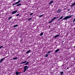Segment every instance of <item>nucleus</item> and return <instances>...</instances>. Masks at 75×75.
Here are the masks:
<instances>
[{
    "mask_svg": "<svg viewBox=\"0 0 75 75\" xmlns=\"http://www.w3.org/2000/svg\"><path fill=\"white\" fill-rule=\"evenodd\" d=\"M73 15H71V16H66L63 19H62V21L63 20H68V18H71V17L73 16Z\"/></svg>",
    "mask_w": 75,
    "mask_h": 75,
    "instance_id": "nucleus-1",
    "label": "nucleus"
},
{
    "mask_svg": "<svg viewBox=\"0 0 75 75\" xmlns=\"http://www.w3.org/2000/svg\"><path fill=\"white\" fill-rule=\"evenodd\" d=\"M24 68V72H25L26 70H27V69H28V67L27 66H25Z\"/></svg>",
    "mask_w": 75,
    "mask_h": 75,
    "instance_id": "nucleus-2",
    "label": "nucleus"
},
{
    "mask_svg": "<svg viewBox=\"0 0 75 75\" xmlns=\"http://www.w3.org/2000/svg\"><path fill=\"white\" fill-rule=\"evenodd\" d=\"M27 62V61H23L21 63V64H25Z\"/></svg>",
    "mask_w": 75,
    "mask_h": 75,
    "instance_id": "nucleus-3",
    "label": "nucleus"
},
{
    "mask_svg": "<svg viewBox=\"0 0 75 75\" xmlns=\"http://www.w3.org/2000/svg\"><path fill=\"white\" fill-rule=\"evenodd\" d=\"M61 11L62 10H61V9H59L57 11V13H60Z\"/></svg>",
    "mask_w": 75,
    "mask_h": 75,
    "instance_id": "nucleus-4",
    "label": "nucleus"
},
{
    "mask_svg": "<svg viewBox=\"0 0 75 75\" xmlns=\"http://www.w3.org/2000/svg\"><path fill=\"white\" fill-rule=\"evenodd\" d=\"M17 12V11L16 10L15 11H14L13 12H12V14H15V13H16Z\"/></svg>",
    "mask_w": 75,
    "mask_h": 75,
    "instance_id": "nucleus-5",
    "label": "nucleus"
},
{
    "mask_svg": "<svg viewBox=\"0 0 75 75\" xmlns=\"http://www.w3.org/2000/svg\"><path fill=\"white\" fill-rule=\"evenodd\" d=\"M60 34H59L58 35H57L56 36H55L54 37V38H57V37H59V35Z\"/></svg>",
    "mask_w": 75,
    "mask_h": 75,
    "instance_id": "nucleus-6",
    "label": "nucleus"
},
{
    "mask_svg": "<svg viewBox=\"0 0 75 75\" xmlns=\"http://www.w3.org/2000/svg\"><path fill=\"white\" fill-rule=\"evenodd\" d=\"M59 51V49H57L55 51V54H57V52H58Z\"/></svg>",
    "mask_w": 75,
    "mask_h": 75,
    "instance_id": "nucleus-7",
    "label": "nucleus"
},
{
    "mask_svg": "<svg viewBox=\"0 0 75 75\" xmlns=\"http://www.w3.org/2000/svg\"><path fill=\"white\" fill-rule=\"evenodd\" d=\"M60 74L61 75H64V72L63 71L60 72Z\"/></svg>",
    "mask_w": 75,
    "mask_h": 75,
    "instance_id": "nucleus-8",
    "label": "nucleus"
},
{
    "mask_svg": "<svg viewBox=\"0 0 75 75\" xmlns=\"http://www.w3.org/2000/svg\"><path fill=\"white\" fill-rule=\"evenodd\" d=\"M30 50H29L28 51H27L26 52V54H29L30 52Z\"/></svg>",
    "mask_w": 75,
    "mask_h": 75,
    "instance_id": "nucleus-9",
    "label": "nucleus"
},
{
    "mask_svg": "<svg viewBox=\"0 0 75 75\" xmlns=\"http://www.w3.org/2000/svg\"><path fill=\"white\" fill-rule=\"evenodd\" d=\"M11 18H12V16L9 17L8 18V20H10V19H11Z\"/></svg>",
    "mask_w": 75,
    "mask_h": 75,
    "instance_id": "nucleus-10",
    "label": "nucleus"
},
{
    "mask_svg": "<svg viewBox=\"0 0 75 75\" xmlns=\"http://www.w3.org/2000/svg\"><path fill=\"white\" fill-rule=\"evenodd\" d=\"M31 19H32V18H29L28 19V21H31Z\"/></svg>",
    "mask_w": 75,
    "mask_h": 75,
    "instance_id": "nucleus-11",
    "label": "nucleus"
},
{
    "mask_svg": "<svg viewBox=\"0 0 75 75\" xmlns=\"http://www.w3.org/2000/svg\"><path fill=\"white\" fill-rule=\"evenodd\" d=\"M18 27V25L17 24L14 25V26H13V28H14V27Z\"/></svg>",
    "mask_w": 75,
    "mask_h": 75,
    "instance_id": "nucleus-12",
    "label": "nucleus"
},
{
    "mask_svg": "<svg viewBox=\"0 0 75 75\" xmlns=\"http://www.w3.org/2000/svg\"><path fill=\"white\" fill-rule=\"evenodd\" d=\"M21 4H18L17 5V6H20Z\"/></svg>",
    "mask_w": 75,
    "mask_h": 75,
    "instance_id": "nucleus-13",
    "label": "nucleus"
},
{
    "mask_svg": "<svg viewBox=\"0 0 75 75\" xmlns=\"http://www.w3.org/2000/svg\"><path fill=\"white\" fill-rule=\"evenodd\" d=\"M53 2V1H52L49 3V4H52Z\"/></svg>",
    "mask_w": 75,
    "mask_h": 75,
    "instance_id": "nucleus-14",
    "label": "nucleus"
},
{
    "mask_svg": "<svg viewBox=\"0 0 75 75\" xmlns=\"http://www.w3.org/2000/svg\"><path fill=\"white\" fill-rule=\"evenodd\" d=\"M3 59H1V60L0 61V63H1V62H3Z\"/></svg>",
    "mask_w": 75,
    "mask_h": 75,
    "instance_id": "nucleus-15",
    "label": "nucleus"
},
{
    "mask_svg": "<svg viewBox=\"0 0 75 75\" xmlns=\"http://www.w3.org/2000/svg\"><path fill=\"white\" fill-rule=\"evenodd\" d=\"M16 74L17 75H18V72L17 71L16 72Z\"/></svg>",
    "mask_w": 75,
    "mask_h": 75,
    "instance_id": "nucleus-16",
    "label": "nucleus"
},
{
    "mask_svg": "<svg viewBox=\"0 0 75 75\" xmlns=\"http://www.w3.org/2000/svg\"><path fill=\"white\" fill-rule=\"evenodd\" d=\"M43 33H41L40 34V35L41 36H42V35H43Z\"/></svg>",
    "mask_w": 75,
    "mask_h": 75,
    "instance_id": "nucleus-17",
    "label": "nucleus"
},
{
    "mask_svg": "<svg viewBox=\"0 0 75 75\" xmlns=\"http://www.w3.org/2000/svg\"><path fill=\"white\" fill-rule=\"evenodd\" d=\"M19 15H20V14L18 13L16 15V17H18V16H19Z\"/></svg>",
    "mask_w": 75,
    "mask_h": 75,
    "instance_id": "nucleus-18",
    "label": "nucleus"
},
{
    "mask_svg": "<svg viewBox=\"0 0 75 75\" xmlns=\"http://www.w3.org/2000/svg\"><path fill=\"white\" fill-rule=\"evenodd\" d=\"M17 59V57H15L13 58V59Z\"/></svg>",
    "mask_w": 75,
    "mask_h": 75,
    "instance_id": "nucleus-19",
    "label": "nucleus"
},
{
    "mask_svg": "<svg viewBox=\"0 0 75 75\" xmlns=\"http://www.w3.org/2000/svg\"><path fill=\"white\" fill-rule=\"evenodd\" d=\"M42 16H43V15H40V16H39V17L40 18H41V17H42Z\"/></svg>",
    "mask_w": 75,
    "mask_h": 75,
    "instance_id": "nucleus-20",
    "label": "nucleus"
},
{
    "mask_svg": "<svg viewBox=\"0 0 75 75\" xmlns=\"http://www.w3.org/2000/svg\"><path fill=\"white\" fill-rule=\"evenodd\" d=\"M3 46H1L0 47V50H1V48H3Z\"/></svg>",
    "mask_w": 75,
    "mask_h": 75,
    "instance_id": "nucleus-21",
    "label": "nucleus"
},
{
    "mask_svg": "<svg viewBox=\"0 0 75 75\" xmlns=\"http://www.w3.org/2000/svg\"><path fill=\"white\" fill-rule=\"evenodd\" d=\"M51 51H50L47 52V54H48V53H51Z\"/></svg>",
    "mask_w": 75,
    "mask_h": 75,
    "instance_id": "nucleus-22",
    "label": "nucleus"
},
{
    "mask_svg": "<svg viewBox=\"0 0 75 75\" xmlns=\"http://www.w3.org/2000/svg\"><path fill=\"white\" fill-rule=\"evenodd\" d=\"M57 18V17H54L53 19H54V20H55V19H56V18Z\"/></svg>",
    "mask_w": 75,
    "mask_h": 75,
    "instance_id": "nucleus-23",
    "label": "nucleus"
},
{
    "mask_svg": "<svg viewBox=\"0 0 75 75\" xmlns=\"http://www.w3.org/2000/svg\"><path fill=\"white\" fill-rule=\"evenodd\" d=\"M62 18H63V16H62V17H61L60 18V20H61L62 19Z\"/></svg>",
    "mask_w": 75,
    "mask_h": 75,
    "instance_id": "nucleus-24",
    "label": "nucleus"
},
{
    "mask_svg": "<svg viewBox=\"0 0 75 75\" xmlns=\"http://www.w3.org/2000/svg\"><path fill=\"white\" fill-rule=\"evenodd\" d=\"M48 56V55L47 54H46L45 57H47Z\"/></svg>",
    "mask_w": 75,
    "mask_h": 75,
    "instance_id": "nucleus-25",
    "label": "nucleus"
},
{
    "mask_svg": "<svg viewBox=\"0 0 75 75\" xmlns=\"http://www.w3.org/2000/svg\"><path fill=\"white\" fill-rule=\"evenodd\" d=\"M18 2H16L15 3V4H18Z\"/></svg>",
    "mask_w": 75,
    "mask_h": 75,
    "instance_id": "nucleus-26",
    "label": "nucleus"
},
{
    "mask_svg": "<svg viewBox=\"0 0 75 75\" xmlns=\"http://www.w3.org/2000/svg\"><path fill=\"white\" fill-rule=\"evenodd\" d=\"M29 62H27L25 64V65H27V64H28Z\"/></svg>",
    "mask_w": 75,
    "mask_h": 75,
    "instance_id": "nucleus-27",
    "label": "nucleus"
},
{
    "mask_svg": "<svg viewBox=\"0 0 75 75\" xmlns=\"http://www.w3.org/2000/svg\"><path fill=\"white\" fill-rule=\"evenodd\" d=\"M52 21H50L49 22V24L50 23H52Z\"/></svg>",
    "mask_w": 75,
    "mask_h": 75,
    "instance_id": "nucleus-28",
    "label": "nucleus"
},
{
    "mask_svg": "<svg viewBox=\"0 0 75 75\" xmlns=\"http://www.w3.org/2000/svg\"><path fill=\"white\" fill-rule=\"evenodd\" d=\"M54 20L53 18L51 20V21H52H52H54Z\"/></svg>",
    "mask_w": 75,
    "mask_h": 75,
    "instance_id": "nucleus-29",
    "label": "nucleus"
},
{
    "mask_svg": "<svg viewBox=\"0 0 75 75\" xmlns=\"http://www.w3.org/2000/svg\"><path fill=\"white\" fill-rule=\"evenodd\" d=\"M33 13H32L30 14V16H31V15H33Z\"/></svg>",
    "mask_w": 75,
    "mask_h": 75,
    "instance_id": "nucleus-30",
    "label": "nucleus"
},
{
    "mask_svg": "<svg viewBox=\"0 0 75 75\" xmlns=\"http://www.w3.org/2000/svg\"><path fill=\"white\" fill-rule=\"evenodd\" d=\"M20 1H21V0H20V1L19 0L18 2V3H20Z\"/></svg>",
    "mask_w": 75,
    "mask_h": 75,
    "instance_id": "nucleus-31",
    "label": "nucleus"
},
{
    "mask_svg": "<svg viewBox=\"0 0 75 75\" xmlns=\"http://www.w3.org/2000/svg\"><path fill=\"white\" fill-rule=\"evenodd\" d=\"M16 4H13L12 5V6H14V5H16Z\"/></svg>",
    "mask_w": 75,
    "mask_h": 75,
    "instance_id": "nucleus-32",
    "label": "nucleus"
},
{
    "mask_svg": "<svg viewBox=\"0 0 75 75\" xmlns=\"http://www.w3.org/2000/svg\"><path fill=\"white\" fill-rule=\"evenodd\" d=\"M4 59H5V57H4L3 59H3V60H4Z\"/></svg>",
    "mask_w": 75,
    "mask_h": 75,
    "instance_id": "nucleus-33",
    "label": "nucleus"
},
{
    "mask_svg": "<svg viewBox=\"0 0 75 75\" xmlns=\"http://www.w3.org/2000/svg\"><path fill=\"white\" fill-rule=\"evenodd\" d=\"M61 20V19H60V18H59L58 20V21H59V20Z\"/></svg>",
    "mask_w": 75,
    "mask_h": 75,
    "instance_id": "nucleus-34",
    "label": "nucleus"
},
{
    "mask_svg": "<svg viewBox=\"0 0 75 75\" xmlns=\"http://www.w3.org/2000/svg\"><path fill=\"white\" fill-rule=\"evenodd\" d=\"M21 73L18 72V74H20Z\"/></svg>",
    "mask_w": 75,
    "mask_h": 75,
    "instance_id": "nucleus-35",
    "label": "nucleus"
},
{
    "mask_svg": "<svg viewBox=\"0 0 75 75\" xmlns=\"http://www.w3.org/2000/svg\"><path fill=\"white\" fill-rule=\"evenodd\" d=\"M69 68V67H67V69H68Z\"/></svg>",
    "mask_w": 75,
    "mask_h": 75,
    "instance_id": "nucleus-36",
    "label": "nucleus"
},
{
    "mask_svg": "<svg viewBox=\"0 0 75 75\" xmlns=\"http://www.w3.org/2000/svg\"><path fill=\"white\" fill-rule=\"evenodd\" d=\"M64 42V41H62V43L63 42Z\"/></svg>",
    "mask_w": 75,
    "mask_h": 75,
    "instance_id": "nucleus-37",
    "label": "nucleus"
},
{
    "mask_svg": "<svg viewBox=\"0 0 75 75\" xmlns=\"http://www.w3.org/2000/svg\"><path fill=\"white\" fill-rule=\"evenodd\" d=\"M69 9L68 10V11H69Z\"/></svg>",
    "mask_w": 75,
    "mask_h": 75,
    "instance_id": "nucleus-38",
    "label": "nucleus"
},
{
    "mask_svg": "<svg viewBox=\"0 0 75 75\" xmlns=\"http://www.w3.org/2000/svg\"><path fill=\"white\" fill-rule=\"evenodd\" d=\"M74 48H75V46L74 47Z\"/></svg>",
    "mask_w": 75,
    "mask_h": 75,
    "instance_id": "nucleus-39",
    "label": "nucleus"
},
{
    "mask_svg": "<svg viewBox=\"0 0 75 75\" xmlns=\"http://www.w3.org/2000/svg\"><path fill=\"white\" fill-rule=\"evenodd\" d=\"M74 30H75V28H74Z\"/></svg>",
    "mask_w": 75,
    "mask_h": 75,
    "instance_id": "nucleus-40",
    "label": "nucleus"
},
{
    "mask_svg": "<svg viewBox=\"0 0 75 75\" xmlns=\"http://www.w3.org/2000/svg\"><path fill=\"white\" fill-rule=\"evenodd\" d=\"M16 0H14V1H16Z\"/></svg>",
    "mask_w": 75,
    "mask_h": 75,
    "instance_id": "nucleus-41",
    "label": "nucleus"
}]
</instances>
